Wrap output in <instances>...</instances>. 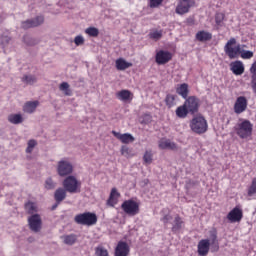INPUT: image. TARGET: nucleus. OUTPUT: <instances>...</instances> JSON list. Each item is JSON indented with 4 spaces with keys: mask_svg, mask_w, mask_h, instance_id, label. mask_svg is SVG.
<instances>
[{
    "mask_svg": "<svg viewBox=\"0 0 256 256\" xmlns=\"http://www.w3.org/2000/svg\"><path fill=\"white\" fill-rule=\"evenodd\" d=\"M211 253H217L219 251V238L217 236V230L213 229L209 231V238L202 239L198 242V255L207 256Z\"/></svg>",
    "mask_w": 256,
    "mask_h": 256,
    "instance_id": "nucleus-1",
    "label": "nucleus"
},
{
    "mask_svg": "<svg viewBox=\"0 0 256 256\" xmlns=\"http://www.w3.org/2000/svg\"><path fill=\"white\" fill-rule=\"evenodd\" d=\"M233 45H236L233 47ZM224 52L229 59H237L240 54L242 59H251L253 57V51L241 49V44L237 45V39L230 38L224 46Z\"/></svg>",
    "mask_w": 256,
    "mask_h": 256,
    "instance_id": "nucleus-2",
    "label": "nucleus"
},
{
    "mask_svg": "<svg viewBox=\"0 0 256 256\" xmlns=\"http://www.w3.org/2000/svg\"><path fill=\"white\" fill-rule=\"evenodd\" d=\"M189 127L193 133H196V135H203L204 133H207L209 124L207 123V119L199 114L190 120Z\"/></svg>",
    "mask_w": 256,
    "mask_h": 256,
    "instance_id": "nucleus-3",
    "label": "nucleus"
},
{
    "mask_svg": "<svg viewBox=\"0 0 256 256\" xmlns=\"http://www.w3.org/2000/svg\"><path fill=\"white\" fill-rule=\"evenodd\" d=\"M234 131L240 139H249V137L253 135V125L249 120H242L240 123L235 125Z\"/></svg>",
    "mask_w": 256,
    "mask_h": 256,
    "instance_id": "nucleus-4",
    "label": "nucleus"
},
{
    "mask_svg": "<svg viewBox=\"0 0 256 256\" xmlns=\"http://www.w3.org/2000/svg\"><path fill=\"white\" fill-rule=\"evenodd\" d=\"M74 221L77 225H87L91 227V225L97 224V214L91 212L78 214L74 217Z\"/></svg>",
    "mask_w": 256,
    "mask_h": 256,
    "instance_id": "nucleus-5",
    "label": "nucleus"
},
{
    "mask_svg": "<svg viewBox=\"0 0 256 256\" xmlns=\"http://www.w3.org/2000/svg\"><path fill=\"white\" fill-rule=\"evenodd\" d=\"M121 209L126 213V215H130V217L139 215V203L135 202V200L124 201L121 205Z\"/></svg>",
    "mask_w": 256,
    "mask_h": 256,
    "instance_id": "nucleus-6",
    "label": "nucleus"
},
{
    "mask_svg": "<svg viewBox=\"0 0 256 256\" xmlns=\"http://www.w3.org/2000/svg\"><path fill=\"white\" fill-rule=\"evenodd\" d=\"M28 224L33 233H39L43 226V220H41V215L33 214L28 218Z\"/></svg>",
    "mask_w": 256,
    "mask_h": 256,
    "instance_id": "nucleus-7",
    "label": "nucleus"
},
{
    "mask_svg": "<svg viewBox=\"0 0 256 256\" xmlns=\"http://www.w3.org/2000/svg\"><path fill=\"white\" fill-rule=\"evenodd\" d=\"M63 187L68 193H77L79 181H77V178H75V176H68L63 181Z\"/></svg>",
    "mask_w": 256,
    "mask_h": 256,
    "instance_id": "nucleus-8",
    "label": "nucleus"
},
{
    "mask_svg": "<svg viewBox=\"0 0 256 256\" xmlns=\"http://www.w3.org/2000/svg\"><path fill=\"white\" fill-rule=\"evenodd\" d=\"M186 109L191 115H195V113H199V98L195 96H190L184 102Z\"/></svg>",
    "mask_w": 256,
    "mask_h": 256,
    "instance_id": "nucleus-9",
    "label": "nucleus"
},
{
    "mask_svg": "<svg viewBox=\"0 0 256 256\" xmlns=\"http://www.w3.org/2000/svg\"><path fill=\"white\" fill-rule=\"evenodd\" d=\"M57 171L60 177L71 175V173H73V165L69 163V161L61 160L58 162Z\"/></svg>",
    "mask_w": 256,
    "mask_h": 256,
    "instance_id": "nucleus-10",
    "label": "nucleus"
},
{
    "mask_svg": "<svg viewBox=\"0 0 256 256\" xmlns=\"http://www.w3.org/2000/svg\"><path fill=\"white\" fill-rule=\"evenodd\" d=\"M43 23H45V17L37 16L35 18L23 21L21 23V27L22 29H32L33 27H39L40 25H43Z\"/></svg>",
    "mask_w": 256,
    "mask_h": 256,
    "instance_id": "nucleus-11",
    "label": "nucleus"
},
{
    "mask_svg": "<svg viewBox=\"0 0 256 256\" xmlns=\"http://www.w3.org/2000/svg\"><path fill=\"white\" fill-rule=\"evenodd\" d=\"M194 5L195 1L193 0H181L176 7V13L178 15H185V13H189V9Z\"/></svg>",
    "mask_w": 256,
    "mask_h": 256,
    "instance_id": "nucleus-12",
    "label": "nucleus"
},
{
    "mask_svg": "<svg viewBox=\"0 0 256 256\" xmlns=\"http://www.w3.org/2000/svg\"><path fill=\"white\" fill-rule=\"evenodd\" d=\"M247 111V98L245 96H239L234 104V112L237 115Z\"/></svg>",
    "mask_w": 256,
    "mask_h": 256,
    "instance_id": "nucleus-13",
    "label": "nucleus"
},
{
    "mask_svg": "<svg viewBox=\"0 0 256 256\" xmlns=\"http://www.w3.org/2000/svg\"><path fill=\"white\" fill-rule=\"evenodd\" d=\"M170 59H172V55L169 51L160 50L156 54V63L158 65H165L169 63Z\"/></svg>",
    "mask_w": 256,
    "mask_h": 256,
    "instance_id": "nucleus-14",
    "label": "nucleus"
},
{
    "mask_svg": "<svg viewBox=\"0 0 256 256\" xmlns=\"http://www.w3.org/2000/svg\"><path fill=\"white\" fill-rule=\"evenodd\" d=\"M112 135H114V137H116V139H119V141H121V143H124L126 145L129 143H133V141H135V137H133V135H131L129 133L121 134L117 131H112Z\"/></svg>",
    "mask_w": 256,
    "mask_h": 256,
    "instance_id": "nucleus-15",
    "label": "nucleus"
},
{
    "mask_svg": "<svg viewBox=\"0 0 256 256\" xmlns=\"http://www.w3.org/2000/svg\"><path fill=\"white\" fill-rule=\"evenodd\" d=\"M227 219L231 223H237L243 219V211L239 208H234L232 211H230L227 215Z\"/></svg>",
    "mask_w": 256,
    "mask_h": 256,
    "instance_id": "nucleus-16",
    "label": "nucleus"
},
{
    "mask_svg": "<svg viewBox=\"0 0 256 256\" xmlns=\"http://www.w3.org/2000/svg\"><path fill=\"white\" fill-rule=\"evenodd\" d=\"M230 67L234 75H243V73H245V66H243V62L241 61L232 62Z\"/></svg>",
    "mask_w": 256,
    "mask_h": 256,
    "instance_id": "nucleus-17",
    "label": "nucleus"
},
{
    "mask_svg": "<svg viewBox=\"0 0 256 256\" xmlns=\"http://www.w3.org/2000/svg\"><path fill=\"white\" fill-rule=\"evenodd\" d=\"M129 255V245L126 242H119L115 249V256H127Z\"/></svg>",
    "mask_w": 256,
    "mask_h": 256,
    "instance_id": "nucleus-18",
    "label": "nucleus"
},
{
    "mask_svg": "<svg viewBox=\"0 0 256 256\" xmlns=\"http://www.w3.org/2000/svg\"><path fill=\"white\" fill-rule=\"evenodd\" d=\"M196 39L201 43H205V41H211L213 39V34H211V32L202 30L196 33Z\"/></svg>",
    "mask_w": 256,
    "mask_h": 256,
    "instance_id": "nucleus-19",
    "label": "nucleus"
},
{
    "mask_svg": "<svg viewBox=\"0 0 256 256\" xmlns=\"http://www.w3.org/2000/svg\"><path fill=\"white\" fill-rule=\"evenodd\" d=\"M39 107V101H28L23 106L24 113H35V110Z\"/></svg>",
    "mask_w": 256,
    "mask_h": 256,
    "instance_id": "nucleus-20",
    "label": "nucleus"
},
{
    "mask_svg": "<svg viewBox=\"0 0 256 256\" xmlns=\"http://www.w3.org/2000/svg\"><path fill=\"white\" fill-rule=\"evenodd\" d=\"M119 197H121V194L117 192V188H113L111 190L110 197L107 200V205H109L110 207H115V205H117V199H119Z\"/></svg>",
    "mask_w": 256,
    "mask_h": 256,
    "instance_id": "nucleus-21",
    "label": "nucleus"
},
{
    "mask_svg": "<svg viewBox=\"0 0 256 256\" xmlns=\"http://www.w3.org/2000/svg\"><path fill=\"white\" fill-rule=\"evenodd\" d=\"M115 63L118 71H125V69H129V67H133V63L127 62L123 58H118Z\"/></svg>",
    "mask_w": 256,
    "mask_h": 256,
    "instance_id": "nucleus-22",
    "label": "nucleus"
},
{
    "mask_svg": "<svg viewBox=\"0 0 256 256\" xmlns=\"http://www.w3.org/2000/svg\"><path fill=\"white\" fill-rule=\"evenodd\" d=\"M67 197V190H65V188H58L55 193H54V199L56 201V203H61L63 201H65Z\"/></svg>",
    "mask_w": 256,
    "mask_h": 256,
    "instance_id": "nucleus-23",
    "label": "nucleus"
},
{
    "mask_svg": "<svg viewBox=\"0 0 256 256\" xmlns=\"http://www.w3.org/2000/svg\"><path fill=\"white\" fill-rule=\"evenodd\" d=\"M176 93L178 95H181V97L183 99H187V97L189 96V85L187 83H183L181 84L177 89H176Z\"/></svg>",
    "mask_w": 256,
    "mask_h": 256,
    "instance_id": "nucleus-24",
    "label": "nucleus"
},
{
    "mask_svg": "<svg viewBox=\"0 0 256 256\" xmlns=\"http://www.w3.org/2000/svg\"><path fill=\"white\" fill-rule=\"evenodd\" d=\"M183 228V220L181 217L176 216L172 222V232L177 233Z\"/></svg>",
    "mask_w": 256,
    "mask_h": 256,
    "instance_id": "nucleus-25",
    "label": "nucleus"
},
{
    "mask_svg": "<svg viewBox=\"0 0 256 256\" xmlns=\"http://www.w3.org/2000/svg\"><path fill=\"white\" fill-rule=\"evenodd\" d=\"M59 90L62 91L66 97H71L73 95V90H71V87L67 82H62L59 85Z\"/></svg>",
    "mask_w": 256,
    "mask_h": 256,
    "instance_id": "nucleus-26",
    "label": "nucleus"
},
{
    "mask_svg": "<svg viewBox=\"0 0 256 256\" xmlns=\"http://www.w3.org/2000/svg\"><path fill=\"white\" fill-rule=\"evenodd\" d=\"M22 83H25V85H35L37 82V76L33 74H25L22 79Z\"/></svg>",
    "mask_w": 256,
    "mask_h": 256,
    "instance_id": "nucleus-27",
    "label": "nucleus"
},
{
    "mask_svg": "<svg viewBox=\"0 0 256 256\" xmlns=\"http://www.w3.org/2000/svg\"><path fill=\"white\" fill-rule=\"evenodd\" d=\"M189 110L187 109V106H185V104H183L182 106H179L176 109V115L177 117H179V119H185V117H187V115H189Z\"/></svg>",
    "mask_w": 256,
    "mask_h": 256,
    "instance_id": "nucleus-28",
    "label": "nucleus"
},
{
    "mask_svg": "<svg viewBox=\"0 0 256 256\" xmlns=\"http://www.w3.org/2000/svg\"><path fill=\"white\" fill-rule=\"evenodd\" d=\"M177 95L168 94L165 98V103L168 109H171V107H175L177 105L176 102Z\"/></svg>",
    "mask_w": 256,
    "mask_h": 256,
    "instance_id": "nucleus-29",
    "label": "nucleus"
},
{
    "mask_svg": "<svg viewBox=\"0 0 256 256\" xmlns=\"http://www.w3.org/2000/svg\"><path fill=\"white\" fill-rule=\"evenodd\" d=\"M8 121L13 125H20L23 122V116L21 114H11L8 116Z\"/></svg>",
    "mask_w": 256,
    "mask_h": 256,
    "instance_id": "nucleus-30",
    "label": "nucleus"
},
{
    "mask_svg": "<svg viewBox=\"0 0 256 256\" xmlns=\"http://www.w3.org/2000/svg\"><path fill=\"white\" fill-rule=\"evenodd\" d=\"M63 242L65 245H75L77 242V235L75 234H69L62 236Z\"/></svg>",
    "mask_w": 256,
    "mask_h": 256,
    "instance_id": "nucleus-31",
    "label": "nucleus"
},
{
    "mask_svg": "<svg viewBox=\"0 0 256 256\" xmlns=\"http://www.w3.org/2000/svg\"><path fill=\"white\" fill-rule=\"evenodd\" d=\"M131 91L129 90H122L120 92L117 93V98L120 101H130L131 98Z\"/></svg>",
    "mask_w": 256,
    "mask_h": 256,
    "instance_id": "nucleus-32",
    "label": "nucleus"
},
{
    "mask_svg": "<svg viewBox=\"0 0 256 256\" xmlns=\"http://www.w3.org/2000/svg\"><path fill=\"white\" fill-rule=\"evenodd\" d=\"M159 148L160 149H176L177 146L175 143L171 142L170 140H161L159 142Z\"/></svg>",
    "mask_w": 256,
    "mask_h": 256,
    "instance_id": "nucleus-33",
    "label": "nucleus"
},
{
    "mask_svg": "<svg viewBox=\"0 0 256 256\" xmlns=\"http://www.w3.org/2000/svg\"><path fill=\"white\" fill-rule=\"evenodd\" d=\"M25 209L29 215H35L37 213V205L33 202L26 203Z\"/></svg>",
    "mask_w": 256,
    "mask_h": 256,
    "instance_id": "nucleus-34",
    "label": "nucleus"
},
{
    "mask_svg": "<svg viewBox=\"0 0 256 256\" xmlns=\"http://www.w3.org/2000/svg\"><path fill=\"white\" fill-rule=\"evenodd\" d=\"M143 161H144L145 165H151V163H153V153L151 151L147 150L144 153Z\"/></svg>",
    "mask_w": 256,
    "mask_h": 256,
    "instance_id": "nucleus-35",
    "label": "nucleus"
},
{
    "mask_svg": "<svg viewBox=\"0 0 256 256\" xmlns=\"http://www.w3.org/2000/svg\"><path fill=\"white\" fill-rule=\"evenodd\" d=\"M85 34L89 35V37H99V29L96 27H88L85 30Z\"/></svg>",
    "mask_w": 256,
    "mask_h": 256,
    "instance_id": "nucleus-36",
    "label": "nucleus"
},
{
    "mask_svg": "<svg viewBox=\"0 0 256 256\" xmlns=\"http://www.w3.org/2000/svg\"><path fill=\"white\" fill-rule=\"evenodd\" d=\"M24 43L30 47H33L39 43V40L31 36H24Z\"/></svg>",
    "mask_w": 256,
    "mask_h": 256,
    "instance_id": "nucleus-37",
    "label": "nucleus"
},
{
    "mask_svg": "<svg viewBox=\"0 0 256 256\" xmlns=\"http://www.w3.org/2000/svg\"><path fill=\"white\" fill-rule=\"evenodd\" d=\"M163 37V31L155 30L149 33V38L154 39V41H159Z\"/></svg>",
    "mask_w": 256,
    "mask_h": 256,
    "instance_id": "nucleus-38",
    "label": "nucleus"
},
{
    "mask_svg": "<svg viewBox=\"0 0 256 256\" xmlns=\"http://www.w3.org/2000/svg\"><path fill=\"white\" fill-rule=\"evenodd\" d=\"M37 147V142L35 139H31L27 143L26 153H33V150Z\"/></svg>",
    "mask_w": 256,
    "mask_h": 256,
    "instance_id": "nucleus-39",
    "label": "nucleus"
},
{
    "mask_svg": "<svg viewBox=\"0 0 256 256\" xmlns=\"http://www.w3.org/2000/svg\"><path fill=\"white\" fill-rule=\"evenodd\" d=\"M57 187V184L53 181L51 178H47L45 181V189L51 190L55 189Z\"/></svg>",
    "mask_w": 256,
    "mask_h": 256,
    "instance_id": "nucleus-40",
    "label": "nucleus"
},
{
    "mask_svg": "<svg viewBox=\"0 0 256 256\" xmlns=\"http://www.w3.org/2000/svg\"><path fill=\"white\" fill-rule=\"evenodd\" d=\"M255 193H256V178H254L252 180V184L248 189V196L253 197V195H255Z\"/></svg>",
    "mask_w": 256,
    "mask_h": 256,
    "instance_id": "nucleus-41",
    "label": "nucleus"
},
{
    "mask_svg": "<svg viewBox=\"0 0 256 256\" xmlns=\"http://www.w3.org/2000/svg\"><path fill=\"white\" fill-rule=\"evenodd\" d=\"M96 255L97 256H109V252L107 251V249H105L103 247H98V248H96Z\"/></svg>",
    "mask_w": 256,
    "mask_h": 256,
    "instance_id": "nucleus-42",
    "label": "nucleus"
},
{
    "mask_svg": "<svg viewBox=\"0 0 256 256\" xmlns=\"http://www.w3.org/2000/svg\"><path fill=\"white\" fill-rule=\"evenodd\" d=\"M74 43L77 47H79L80 45H84L85 38H83L82 35H78L74 38Z\"/></svg>",
    "mask_w": 256,
    "mask_h": 256,
    "instance_id": "nucleus-43",
    "label": "nucleus"
},
{
    "mask_svg": "<svg viewBox=\"0 0 256 256\" xmlns=\"http://www.w3.org/2000/svg\"><path fill=\"white\" fill-rule=\"evenodd\" d=\"M151 114H144L141 117L140 122L144 125H148V123H151Z\"/></svg>",
    "mask_w": 256,
    "mask_h": 256,
    "instance_id": "nucleus-44",
    "label": "nucleus"
},
{
    "mask_svg": "<svg viewBox=\"0 0 256 256\" xmlns=\"http://www.w3.org/2000/svg\"><path fill=\"white\" fill-rule=\"evenodd\" d=\"M224 19H225V15L223 13H217L215 16L216 25H221Z\"/></svg>",
    "mask_w": 256,
    "mask_h": 256,
    "instance_id": "nucleus-45",
    "label": "nucleus"
},
{
    "mask_svg": "<svg viewBox=\"0 0 256 256\" xmlns=\"http://www.w3.org/2000/svg\"><path fill=\"white\" fill-rule=\"evenodd\" d=\"M161 221L164 223V225H169V223L173 221V216H171V214H167L163 218H161Z\"/></svg>",
    "mask_w": 256,
    "mask_h": 256,
    "instance_id": "nucleus-46",
    "label": "nucleus"
},
{
    "mask_svg": "<svg viewBox=\"0 0 256 256\" xmlns=\"http://www.w3.org/2000/svg\"><path fill=\"white\" fill-rule=\"evenodd\" d=\"M161 3H163V0H150V7L155 9L156 7H159Z\"/></svg>",
    "mask_w": 256,
    "mask_h": 256,
    "instance_id": "nucleus-47",
    "label": "nucleus"
},
{
    "mask_svg": "<svg viewBox=\"0 0 256 256\" xmlns=\"http://www.w3.org/2000/svg\"><path fill=\"white\" fill-rule=\"evenodd\" d=\"M251 87H252L253 93L256 94V74H253V75H252Z\"/></svg>",
    "mask_w": 256,
    "mask_h": 256,
    "instance_id": "nucleus-48",
    "label": "nucleus"
},
{
    "mask_svg": "<svg viewBox=\"0 0 256 256\" xmlns=\"http://www.w3.org/2000/svg\"><path fill=\"white\" fill-rule=\"evenodd\" d=\"M121 155H124V157H129V147L122 146L121 147Z\"/></svg>",
    "mask_w": 256,
    "mask_h": 256,
    "instance_id": "nucleus-49",
    "label": "nucleus"
},
{
    "mask_svg": "<svg viewBox=\"0 0 256 256\" xmlns=\"http://www.w3.org/2000/svg\"><path fill=\"white\" fill-rule=\"evenodd\" d=\"M250 71L252 73V75L256 74V62H254L250 68Z\"/></svg>",
    "mask_w": 256,
    "mask_h": 256,
    "instance_id": "nucleus-50",
    "label": "nucleus"
},
{
    "mask_svg": "<svg viewBox=\"0 0 256 256\" xmlns=\"http://www.w3.org/2000/svg\"><path fill=\"white\" fill-rule=\"evenodd\" d=\"M9 41H11V38L7 36L2 37V43H9Z\"/></svg>",
    "mask_w": 256,
    "mask_h": 256,
    "instance_id": "nucleus-51",
    "label": "nucleus"
},
{
    "mask_svg": "<svg viewBox=\"0 0 256 256\" xmlns=\"http://www.w3.org/2000/svg\"><path fill=\"white\" fill-rule=\"evenodd\" d=\"M60 203H57L55 205L52 206V211H55V209H57V207L59 206Z\"/></svg>",
    "mask_w": 256,
    "mask_h": 256,
    "instance_id": "nucleus-52",
    "label": "nucleus"
},
{
    "mask_svg": "<svg viewBox=\"0 0 256 256\" xmlns=\"http://www.w3.org/2000/svg\"><path fill=\"white\" fill-rule=\"evenodd\" d=\"M28 241H29V243H33V241H35V238L29 237V238H28Z\"/></svg>",
    "mask_w": 256,
    "mask_h": 256,
    "instance_id": "nucleus-53",
    "label": "nucleus"
}]
</instances>
